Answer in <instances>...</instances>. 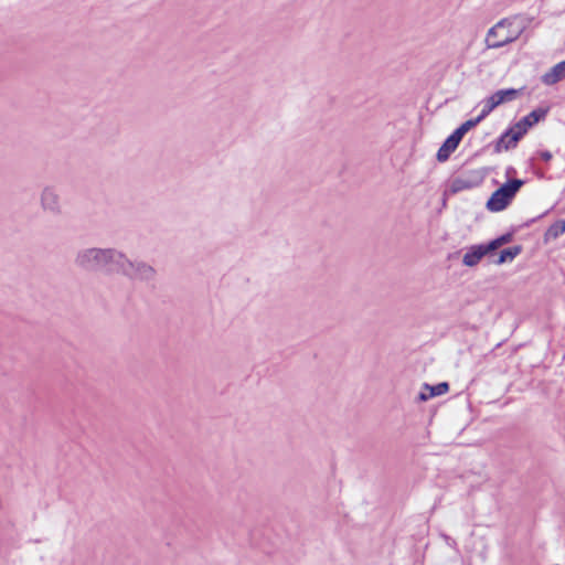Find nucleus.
Masks as SVG:
<instances>
[{
  "mask_svg": "<svg viewBox=\"0 0 565 565\" xmlns=\"http://www.w3.org/2000/svg\"><path fill=\"white\" fill-rule=\"evenodd\" d=\"M120 255L115 247H84L76 252L73 263L84 273L117 274Z\"/></svg>",
  "mask_w": 565,
  "mask_h": 565,
  "instance_id": "1",
  "label": "nucleus"
},
{
  "mask_svg": "<svg viewBox=\"0 0 565 565\" xmlns=\"http://www.w3.org/2000/svg\"><path fill=\"white\" fill-rule=\"evenodd\" d=\"M117 274L130 280L152 282L157 278V270L145 260H132L122 250L119 258Z\"/></svg>",
  "mask_w": 565,
  "mask_h": 565,
  "instance_id": "2",
  "label": "nucleus"
},
{
  "mask_svg": "<svg viewBox=\"0 0 565 565\" xmlns=\"http://www.w3.org/2000/svg\"><path fill=\"white\" fill-rule=\"evenodd\" d=\"M522 32L523 28L514 26L511 20L503 19L488 31L486 44L489 49H499L518 40Z\"/></svg>",
  "mask_w": 565,
  "mask_h": 565,
  "instance_id": "3",
  "label": "nucleus"
},
{
  "mask_svg": "<svg viewBox=\"0 0 565 565\" xmlns=\"http://www.w3.org/2000/svg\"><path fill=\"white\" fill-rule=\"evenodd\" d=\"M524 184L523 180L513 179L495 190L487 202V209L491 212L504 210Z\"/></svg>",
  "mask_w": 565,
  "mask_h": 565,
  "instance_id": "4",
  "label": "nucleus"
},
{
  "mask_svg": "<svg viewBox=\"0 0 565 565\" xmlns=\"http://www.w3.org/2000/svg\"><path fill=\"white\" fill-rule=\"evenodd\" d=\"M546 114V109H534L518 122H515L512 127H510V132L513 134L509 147H516L519 140L527 132V130L541 119H543Z\"/></svg>",
  "mask_w": 565,
  "mask_h": 565,
  "instance_id": "5",
  "label": "nucleus"
},
{
  "mask_svg": "<svg viewBox=\"0 0 565 565\" xmlns=\"http://www.w3.org/2000/svg\"><path fill=\"white\" fill-rule=\"evenodd\" d=\"M40 205L41 209L51 214L60 215L62 213L61 196L57 189L53 185H46L40 193Z\"/></svg>",
  "mask_w": 565,
  "mask_h": 565,
  "instance_id": "6",
  "label": "nucleus"
},
{
  "mask_svg": "<svg viewBox=\"0 0 565 565\" xmlns=\"http://www.w3.org/2000/svg\"><path fill=\"white\" fill-rule=\"evenodd\" d=\"M489 253H491V250L488 248L487 244L472 245L467 248L462 257V264L468 267H473Z\"/></svg>",
  "mask_w": 565,
  "mask_h": 565,
  "instance_id": "7",
  "label": "nucleus"
},
{
  "mask_svg": "<svg viewBox=\"0 0 565 565\" xmlns=\"http://www.w3.org/2000/svg\"><path fill=\"white\" fill-rule=\"evenodd\" d=\"M565 78V61L554 65L548 72L542 76L545 85H554Z\"/></svg>",
  "mask_w": 565,
  "mask_h": 565,
  "instance_id": "8",
  "label": "nucleus"
},
{
  "mask_svg": "<svg viewBox=\"0 0 565 565\" xmlns=\"http://www.w3.org/2000/svg\"><path fill=\"white\" fill-rule=\"evenodd\" d=\"M460 141L451 134L441 147L437 151V160L439 162H445L449 159L450 154L457 149Z\"/></svg>",
  "mask_w": 565,
  "mask_h": 565,
  "instance_id": "9",
  "label": "nucleus"
},
{
  "mask_svg": "<svg viewBox=\"0 0 565 565\" xmlns=\"http://www.w3.org/2000/svg\"><path fill=\"white\" fill-rule=\"evenodd\" d=\"M424 388L426 391H429V395H426L425 392H420L419 399L420 401H427L434 396H439L448 392L449 385L447 382L439 383L435 386H429L428 384H425Z\"/></svg>",
  "mask_w": 565,
  "mask_h": 565,
  "instance_id": "10",
  "label": "nucleus"
},
{
  "mask_svg": "<svg viewBox=\"0 0 565 565\" xmlns=\"http://www.w3.org/2000/svg\"><path fill=\"white\" fill-rule=\"evenodd\" d=\"M524 88L514 89V88H508V89H500L493 93L494 97L497 98L498 103L501 105L507 102L514 100L523 90Z\"/></svg>",
  "mask_w": 565,
  "mask_h": 565,
  "instance_id": "11",
  "label": "nucleus"
},
{
  "mask_svg": "<svg viewBox=\"0 0 565 565\" xmlns=\"http://www.w3.org/2000/svg\"><path fill=\"white\" fill-rule=\"evenodd\" d=\"M521 252L522 247L520 245L505 248L500 252L499 258L495 260V264L501 265L508 262H512Z\"/></svg>",
  "mask_w": 565,
  "mask_h": 565,
  "instance_id": "12",
  "label": "nucleus"
},
{
  "mask_svg": "<svg viewBox=\"0 0 565 565\" xmlns=\"http://www.w3.org/2000/svg\"><path fill=\"white\" fill-rule=\"evenodd\" d=\"M479 122H481L477 117L473 119H469L461 124L454 132L452 135L461 141L463 136L472 128H475Z\"/></svg>",
  "mask_w": 565,
  "mask_h": 565,
  "instance_id": "13",
  "label": "nucleus"
},
{
  "mask_svg": "<svg viewBox=\"0 0 565 565\" xmlns=\"http://www.w3.org/2000/svg\"><path fill=\"white\" fill-rule=\"evenodd\" d=\"M483 108L480 115L477 117L480 121H482L494 108L500 106L497 98L492 94L490 97L486 98L483 102Z\"/></svg>",
  "mask_w": 565,
  "mask_h": 565,
  "instance_id": "14",
  "label": "nucleus"
},
{
  "mask_svg": "<svg viewBox=\"0 0 565 565\" xmlns=\"http://www.w3.org/2000/svg\"><path fill=\"white\" fill-rule=\"evenodd\" d=\"M564 233H565V221L558 220L547 228L545 236H546V238H557L558 236H561Z\"/></svg>",
  "mask_w": 565,
  "mask_h": 565,
  "instance_id": "15",
  "label": "nucleus"
},
{
  "mask_svg": "<svg viewBox=\"0 0 565 565\" xmlns=\"http://www.w3.org/2000/svg\"><path fill=\"white\" fill-rule=\"evenodd\" d=\"M512 134L513 132H510V128H509L505 132H503L501 135V137L495 142V151L497 152H501L502 150H510V149L514 148V147H509L510 140L512 138Z\"/></svg>",
  "mask_w": 565,
  "mask_h": 565,
  "instance_id": "16",
  "label": "nucleus"
},
{
  "mask_svg": "<svg viewBox=\"0 0 565 565\" xmlns=\"http://www.w3.org/2000/svg\"><path fill=\"white\" fill-rule=\"evenodd\" d=\"M476 185V183H473L472 181H470L469 179H466V178H462V177H459V178H456L452 183H451V190L452 192H459V191H462V190H467V189H471Z\"/></svg>",
  "mask_w": 565,
  "mask_h": 565,
  "instance_id": "17",
  "label": "nucleus"
},
{
  "mask_svg": "<svg viewBox=\"0 0 565 565\" xmlns=\"http://www.w3.org/2000/svg\"><path fill=\"white\" fill-rule=\"evenodd\" d=\"M512 241V234L511 233H507V234H503L494 239H492L491 242H489L487 245H488V248L491 250V252H494L497 250L498 248H500L501 246L510 243Z\"/></svg>",
  "mask_w": 565,
  "mask_h": 565,
  "instance_id": "18",
  "label": "nucleus"
},
{
  "mask_svg": "<svg viewBox=\"0 0 565 565\" xmlns=\"http://www.w3.org/2000/svg\"><path fill=\"white\" fill-rule=\"evenodd\" d=\"M540 157L545 161H550L552 159V153L547 150L541 151Z\"/></svg>",
  "mask_w": 565,
  "mask_h": 565,
  "instance_id": "19",
  "label": "nucleus"
}]
</instances>
